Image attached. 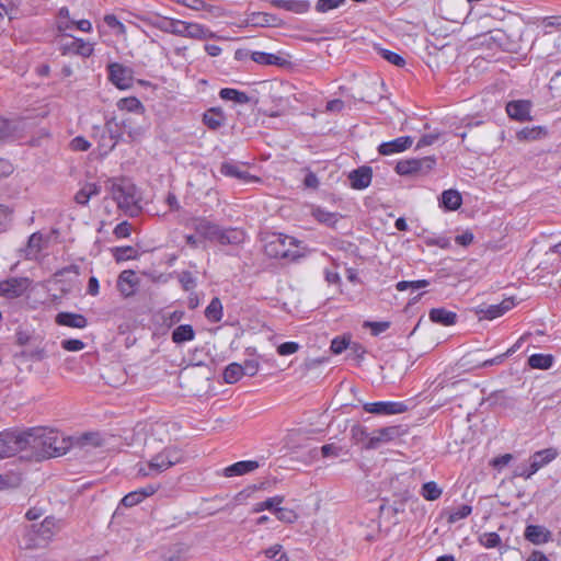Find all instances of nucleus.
Returning <instances> with one entry per match:
<instances>
[{
  "instance_id": "6e6d98bb",
  "label": "nucleus",
  "mask_w": 561,
  "mask_h": 561,
  "mask_svg": "<svg viewBox=\"0 0 561 561\" xmlns=\"http://www.w3.org/2000/svg\"><path fill=\"white\" fill-rule=\"evenodd\" d=\"M274 515L278 520L285 523H294L297 519V515L293 510L280 507L279 505L275 507Z\"/></svg>"
},
{
  "instance_id": "680f3d73",
  "label": "nucleus",
  "mask_w": 561,
  "mask_h": 561,
  "mask_svg": "<svg viewBox=\"0 0 561 561\" xmlns=\"http://www.w3.org/2000/svg\"><path fill=\"white\" fill-rule=\"evenodd\" d=\"M241 368L244 371V376L253 377L260 370V363L254 358L245 359L243 364H241Z\"/></svg>"
},
{
  "instance_id": "5701e85b",
  "label": "nucleus",
  "mask_w": 561,
  "mask_h": 561,
  "mask_svg": "<svg viewBox=\"0 0 561 561\" xmlns=\"http://www.w3.org/2000/svg\"><path fill=\"white\" fill-rule=\"evenodd\" d=\"M94 46L92 43L85 42L82 38L73 37V39L62 46V54L72 53L75 55L88 58L92 56Z\"/></svg>"
},
{
  "instance_id": "c85d7f7f",
  "label": "nucleus",
  "mask_w": 561,
  "mask_h": 561,
  "mask_svg": "<svg viewBox=\"0 0 561 561\" xmlns=\"http://www.w3.org/2000/svg\"><path fill=\"white\" fill-rule=\"evenodd\" d=\"M558 456V451L556 448H546L534 453L529 457V462L531 463V468L534 470H540L546 467L550 462H552Z\"/></svg>"
},
{
  "instance_id": "cd10ccee",
  "label": "nucleus",
  "mask_w": 561,
  "mask_h": 561,
  "mask_svg": "<svg viewBox=\"0 0 561 561\" xmlns=\"http://www.w3.org/2000/svg\"><path fill=\"white\" fill-rule=\"evenodd\" d=\"M20 125L21 123L16 119L0 117V142L14 140L22 130Z\"/></svg>"
},
{
  "instance_id": "6ab92c4d",
  "label": "nucleus",
  "mask_w": 561,
  "mask_h": 561,
  "mask_svg": "<svg viewBox=\"0 0 561 561\" xmlns=\"http://www.w3.org/2000/svg\"><path fill=\"white\" fill-rule=\"evenodd\" d=\"M524 537L533 545H543L552 539L551 531L541 525H527L524 531Z\"/></svg>"
},
{
  "instance_id": "f3484780",
  "label": "nucleus",
  "mask_w": 561,
  "mask_h": 561,
  "mask_svg": "<svg viewBox=\"0 0 561 561\" xmlns=\"http://www.w3.org/2000/svg\"><path fill=\"white\" fill-rule=\"evenodd\" d=\"M371 179L373 170L367 165L359 167L348 174L351 187L358 191L367 188L371 183Z\"/></svg>"
},
{
  "instance_id": "e433bc0d",
  "label": "nucleus",
  "mask_w": 561,
  "mask_h": 561,
  "mask_svg": "<svg viewBox=\"0 0 561 561\" xmlns=\"http://www.w3.org/2000/svg\"><path fill=\"white\" fill-rule=\"evenodd\" d=\"M536 25L545 34H551L553 32L561 33V15L543 16L537 20Z\"/></svg>"
},
{
  "instance_id": "4be33fe9",
  "label": "nucleus",
  "mask_w": 561,
  "mask_h": 561,
  "mask_svg": "<svg viewBox=\"0 0 561 561\" xmlns=\"http://www.w3.org/2000/svg\"><path fill=\"white\" fill-rule=\"evenodd\" d=\"M270 3L275 8L283 9L295 14H306L311 9L309 0H270Z\"/></svg>"
},
{
  "instance_id": "a18cd8bd",
  "label": "nucleus",
  "mask_w": 561,
  "mask_h": 561,
  "mask_svg": "<svg viewBox=\"0 0 561 561\" xmlns=\"http://www.w3.org/2000/svg\"><path fill=\"white\" fill-rule=\"evenodd\" d=\"M72 27H76L77 30L84 33H91L93 30L92 23L87 19L78 21H60L58 24V28L60 31L71 30Z\"/></svg>"
},
{
  "instance_id": "c9c22d12",
  "label": "nucleus",
  "mask_w": 561,
  "mask_h": 561,
  "mask_svg": "<svg viewBox=\"0 0 561 561\" xmlns=\"http://www.w3.org/2000/svg\"><path fill=\"white\" fill-rule=\"evenodd\" d=\"M218 94L221 100L231 101L236 104H248L250 102V96L245 92L233 88H222Z\"/></svg>"
},
{
  "instance_id": "0eeeda50",
  "label": "nucleus",
  "mask_w": 561,
  "mask_h": 561,
  "mask_svg": "<svg viewBox=\"0 0 561 561\" xmlns=\"http://www.w3.org/2000/svg\"><path fill=\"white\" fill-rule=\"evenodd\" d=\"M28 444L25 433L4 431L0 433V458L14 456Z\"/></svg>"
},
{
  "instance_id": "a211bd4d",
  "label": "nucleus",
  "mask_w": 561,
  "mask_h": 561,
  "mask_svg": "<svg viewBox=\"0 0 561 561\" xmlns=\"http://www.w3.org/2000/svg\"><path fill=\"white\" fill-rule=\"evenodd\" d=\"M245 22L256 27H278L283 23L277 15L267 12H252L248 14Z\"/></svg>"
},
{
  "instance_id": "7c9ffc66",
  "label": "nucleus",
  "mask_w": 561,
  "mask_h": 561,
  "mask_svg": "<svg viewBox=\"0 0 561 561\" xmlns=\"http://www.w3.org/2000/svg\"><path fill=\"white\" fill-rule=\"evenodd\" d=\"M226 122V114L220 107H210L203 114V123L210 129H219Z\"/></svg>"
},
{
  "instance_id": "f03ea898",
  "label": "nucleus",
  "mask_w": 561,
  "mask_h": 561,
  "mask_svg": "<svg viewBox=\"0 0 561 561\" xmlns=\"http://www.w3.org/2000/svg\"><path fill=\"white\" fill-rule=\"evenodd\" d=\"M184 459V453L182 449L175 446L165 447L162 451L154 455L147 463V466L140 463L138 467V474L141 477H148L154 473H160L172 466L182 462Z\"/></svg>"
},
{
  "instance_id": "a19ab883",
  "label": "nucleus",
  "mask_w": 561,
  "mask_h": 561,
  "mask_svg": "<svg viewBox=\"0 0 561 561\" xmlns=\"http://www.w3.org/2000/svg\"><path fill=\"white\" fill-rule=\"evenodd\" d=\"M251 59L259 64L264 66H282L283 65V58L278 55L272 54V53H265V51H252Z\"/></svg>"
},
{
  "instance_id": "58836bf2",
  "label": "nucleus",
  "mask_w": 561,
  "mask_h": 561,
  "mask_svg": "<svg viewBox=\"0 0 561 561\" xmlns=\"http://www.w3.org/2000/svg\"><path fill=\"white\" fill-rule=\"evenodd\" d=\"M100 193V186L96 183H87L75 195L77 204L85 206L92 196Z\"/></svg>"
},
{
  "instance_id": "473e14b6",
  "label": "nucleus",
  "mask_w": 561,
  "mask_h": 561,
  "mask_svg": "<svg viewBox=\"0 0 561 561\" xmlns=\"http://www.w3.org/2000/svg\"><path fill=\"white\" fill-rule=\"evenodd\" d=\"M556 363L552 354L535 353L528 357L527 364L531 369L548 370Z\"/></svg>"
},
{
  "instance_id": "f8f14e48",
  "label": "nucleus",
  "mask_w": 561,
  "mask_h": 561,
  "mask_svg": "<svg viewBox=\"0 0 561 561\" xmlns=\"http://www.w3.org/2000/svg\"><path fill=\"white\" fill-rule=\"evenodd\" d=\"M136 18L140 21L146 22L147 24L158 28L159 31L163 33L173 34L176 36H181L182 27H183V20H178L174 18H168V16H158L154 19L147 18L144 15H136Z\"/></svg>"
},
{
  "instance_id": "1a4fd4ad",
  "label": "nucleus",
  "mask_w": 561,
  "mask_h": 561,
  "mask_svg": "<svg viewBox=\"0 0 561 561\" xmlns=\"http://www.w3.org/2000/svg\"><path fill=\"white\" fill-rule=\"evenodd\" d=\"M108 80L119 90H128L133 87L134 71L131 68L119 62L107 65Z\"/></svg>"
},
{
  "instance_id": "393cba45",
  "label": "nucleus",
  "mask_w": 561,
  "mask_h": 561,
  "mask_svg": "<svg viewBox=\"0 0 561 561\" xmlns=\"http://www.w3.org/2000/svg\"><path fill=\"white\" fill-rule=\"evenodd\" d=\"M55 321L58 325L75 329H84L88 325V320L83 314L67 311L57 313Z\"/></svg>"
},
{
  "instance_id": "864d4df0",
  "label": "nucleus",
  "mask_w": 561,
  "mask_h": 561,
  "mask_svg": "<svg viewBox=\"0 0 561 561\" xmlns=\"http://www.w3.org/2000/svg\"><path fill=\"white\" fill-rule=\"evenodd\" d=\"M267 559H275V561H289L286 552L283 551V546L275 543L263 551Z\"/></svg>"
},
{
  "instance_id": "20e7f679",
  "label": "nucleus",
  "mask_w": 561,
  "mask_h": 561,
  "mask_svg": "<svg viewBox=\"0 0 561 561\" xmlns=\"http://www.w3.org/2000/svg\"><path fill=\"white\" fill-rule=\"evenodd\" d=\"M403 434L401 426L392 425L381 427L373 434H369L365 427L360 428V436L366 438V449H377L381 444L396 440Z\"/></svg>"
},
{
  "instance_id": "de8ad7c7",
  "label": "nucleus",
  "mask_w": 561,
  "mask_h": 561,
  "mask_svg": "<svg viewBox=\"0 0 561 561\" xmlns=\"http://www.w3.org/2000/svg\"><path fill=\"white\" fill-rule=\"evenodd\" d=\"M116 105H117L118 110L127 111L130 113H137V112L144 111V106H142L141 102L136 96L123 98V99L118 100Z\"/></svg>"
},
{
  "instance_id": "0e129e2a",
  "label": "nucleus",
  "mask_w": 561,
  "mask_h": 561,
  "mask_svg": "<svg viewBox=\"0 0 561 561\" xmlns=\"http://www.w3.org/2000/svg\"><path fill=\"white\" fill-rule=\"evenodd\" d=\"M179 282L181 283L184 290L188 291L195 288L196 279L191 272H182L179 276Z\"/></svg>"
},
{
  "instance_id": "7ed1b4c3",
  "label": "nucleus",
  "mask_w": 561,
  "mask_h": 561,
  "mask_svg": "<svg viewBox=\"0 0 561 561\" xmlns=\"http://www.w3.org/2000/svg\"><path fill=\"white\" fill-rule=\"evenodd\" d=\"M56 529V519L51 516L46 517L39 525H33L24 537L23 543L26 549L46 547L53 539Z\"/></svg>"
},
{
  "instance_id": "ddd939ff",
  "label": "nucleus",
  "mask_w": 561,
  "mask_h": 561,
  "mask_svg": "<svg viewBox=\"0 0 561 561\" xmlns=\"http://www.w3.org/2000/svg\"><path fill=\"white\" fill-rule=\"evenodd\" d=\"M514 307L515 300L511 297L502 300L500 304L479 307L477 313L480 320H494L499 317H502Z\"/></svg>"
},
{
  "instance_id": "dca6fc26",
  "label": "nucleus",
  "mask_w": 561,
  "mask_h": 561,
  "mask_svg": "<svg viewBox=\"0 0 561 561\" xmlns=\"http://www.w3.org/2000/svg\"><path fill=\"white\" fill-rule=\"evenodd\" d=\"M220 173L227 178H234L243 183L256 182L259 179L250 174L245 169L232 160L224 161L220 165Z\"/></svg>"
},
{
  "instance_id": "49530a36",
  "label": "nucleus",
  "mask_w": 561,
  "mask_h": 561,
  "mask_svg": "<svg viewBox=\"0 0 561 561\" xmlns=\"http://www.w3.org/2000/svg\"><path fill=\"white\" fill-rule=\"evenodd\" d=\"M103 20L106 26L110 27L116 36L126 37V26L115 14H105Z\"/></svg>"
},
{
  "instance_id": "774afa93",
  "label": "nucleus",
  "mask_w": 561,
  "mask_h": 561,
  "mask_svg": "<svg viewBox=\"0 0 561 561\" xmlns=\"http://www.w3.org/2000/svg\"><path fill=\"white\" fill-rule=\"evenodd\" d=\"M70 148L73 151H87L91 147V144L82 136H77L70 141Z\"/></svg>"
},
{
  "instance_id": "ea45409f",
  "label": "nucleus",
  "mask_w": 561,
  "mask_h": 561,
  "mask_svg": "<svg viewBox=\"0 0 561 561\" xmlns=\"http://www.w3.org/2000/svg\"><path fill=\"white\" fill-rule=\"evenodd\" d=\"M195 331L191 324H181L172 331V341L175 344H182L193 341Z\"/></svg>"
},
{
  "instance_id": "2f4dec72",
  "label": "nucleus",
  "mask_w": 561,
  "mask_h": 561,
  "mask_svg": "<svg viewBox=\"0 0 561 561\" xmlns=\"http://www.w3.org/2000/svg\"><path fill=\"white\" fill-rule=\"evenodd\" d=\"M43 247V234L41 232H34L28 237L27 243L22 249L23 255L27 260H36L42 251Z\"/></svg>"
},
{
  "instance_id": "39448f33",
  "label": "nucleus",
  "mask_w": 561,
  "mask_h": 561,
  "mask_svg": "<svg viewBox=\"0 0 561 561\" xmlns=\"http://www.w3.org/2000/svg\"><path fill=\"white\" fill-rule=\"evenodd\" d=\"M436 159L434 157L412 158L401 160L394 170L399 175L425 174L434 169Z\"/></svg>"
},
{
  "instance_id": "37998d69",
  "label": "nucleus",
  "mask_w": 561,
  "mask_h": 561,
  "mask_svg": "<svg viewBox=\"0 0 561 561\" xmlns=\"http://www.w3.org/2000/svg\"><path fill=\"white\" fill-rule=\"evenodd\" d=\"M471 513L472 506L469 504H462L446 512L447 522L449 524H456L457 522L467 518Z\"/></svg>"
},
{
  "instance_id": "69168bd1",
  "label": "nucleus",
  "mask_w": 561,
  "mask_h": 561,
  "mask_svg": "<svg viewBox=\"0 0 561 561\" xmlns=\"http://www.w3.org/2000/svg\"><path fill=\"white\" fill-rule=\"evenodd\" d=\"M144 499L141 497V494H139L138 490L131 491L127 493L122 500L121 503L125 507H131L139 503H141Z\"/></svg>"
},
{
  "instance_id": "4468645a",
  "label": "nucleus",
  "mask_w": 561,
  "mask_h": 561,
  "mask_svg": "<svg viewBox=\"0 0 561 561\" xmlns=\"http://www.w3.org/2000/svg\"><path fill=\"white\" fill-rule=\"evenodd\" d=\"M533 103L528 100H513L506 104V113L510 118L517 122H527L531 119Z\"/></svg>"
},
{
  "instance_id": "412c9836",
  "label": "nucleus",
  "mask_w": 561,
  "mask_h": 561,
  "mask_svg": "<svg viewBox=\"0 0 561 561\" xmlns=\"http://www.w3.org/2000/svg\"><path fill=\"white\" fill-rule=\"evenodd\" d=\"M245 233L239 228L219 227L216 242L221 245H238L244 241Z\"/></svg>"
},
{
  "instance_id": "a878e982",
  "label": "nucleus",
  "mask_w": 561,
  "mask_h": 561,
  "mask_svg": "<svg viewBox=\"0 0 561 561\" xmlns=\"http://www.w3.org/2000/svg\"><path fill=\"white\" fill-rule=\"evenodd\" d=\"M259 467L260 463L256 460H241L226 467L224 469V476L228 478L239 477L250 473L256 470Z\"/></svg>"
},
{
  "instance_id": "4d7b16f0",
  "label": "nucleus",
  "mask_w": 561,
  "mask_h": 561,
  "mask_svg": "<svg viewBox=\"0 0 561 561\" xmlns=\"http://www.w3.org/2000/svg\"><path fill=\"white\" fill-rule=\"evenodd\" d=\"M350 346V339L346 336H336L332 340L330 350L333 354H342Z\"/></svg>"
},
{
  "instance_id": "9d476101",
  "label": "nucleus",
  "mask_w": 561,
  "mask_h": 561,
  "mask_svg": "<svg viewBox=\"0 0 561 561\" xmlns=\"http://www.w3.org/2000/svg\"><path fill=\"white\" fill-rule=\"evenodd\" d=\"M363 409L376 415H396L407 412L409 407L403 401H376L364 403Z\"/></svg>"
},
{
  "instance_id": "72a5a7b5",
  "label": "nucleus",
  "mask_w": 561,
  "mask_h": 561,
  "mask_svg": "<svg viewBox=\"0 0 561 561\" xmlns=\"http://www.w3.org/2000/svg\"><path fill=\"white\" fill-rule=\"evenodd\" d=\"M219 227L209 220L201 219L195 224V231L201 238L216 242Z\"/></svg>"
},
{
  "instance_id": "c756f323",
  "label": "nucleus",
  "mask_w": 561,
  "mask_h": 561,
  "mask_svg": "<svg viewBox=\"0 0 561 561\" xmlns=\"http://www.w3.org/2000/svg\"><path fill=\"white\" fill-rule=\"evenodd\" d=\"M462 204V196L456 190H445L439 198V207L445 211H455L460 208Z\"/></svg>"
},
{
  "instance_id": "8fccbe9b",
  "label": "nucleus",
  "mask_w": 561,
  "mask_h": 561,
  "mask_svg": "<svg viewBox=\"0 0 561 561\" xmlns=\"http://www.w3.org/2000/svg\"><path fill=\"white\" fill-rule=\"evenodd\" d=\"M283 502H284V496L275 495V496L266 499L265 501L256 503L253 507V511L255 513H260V512L267 510V511H271L272 513H274L275 507L280 505Z\"/></svg>"
},
{
  "instance_id": "79ce46f5",
  "label": "nucleus",
  "mask_w": 561,
  "mask_h": 561,
  "mask_svg": "<svg viewBox=\"0 0 561 561\" xmlns=\"http://www.w3.org/2000/svg\"><path fill=\"white\" fill-rule=\"evenodd\" d=\"M244 376V371L239 363H230L224 370V381L229 385H233L241 380Z\"/></svg>"
},
{
  "instance_id": "2eb2a0df",
  "label": "nucleus",
  "mask_w": 561,
  "mask_h": 561,
  "mask_svg": "<svg viewBox=\"0 0 561 561\" xmlns=\"http://www.w3.org/2000/svg\"><path fill=\"white\" fill-rule=\"evenodd\" d=\"M413 144L411 136H401L390 141L381 142L377 150L381 156H391L408 150Z\"/></svg>"
},
{
  "instance_id": "13d9d810",
  "label": "nucleus",
  "mask_w": 561,
  "mask_h": 561,
  "mask_svg": "<svg viewBox=\"0 0 561 561\" xmlns=\"http://www.w3.org/2000/svg\"><path fill=\"white\" fill-rule=\"evenodd\" d=\"M480 543L485 548H496L501 543V537L497 533H485L480 537Z\"/></svg>"
},
{
  "instance_id": "bf43d9fd",
  "label": "nucleus",
  "mask_w": 561,
  "mask_h": 561,
  "mask_svg": "<svg viewBox=\"0 0 561 561\" xmlns=\"http://www.w3.org/2000/svg\"><path fill=\"white\" fill-rule=\"evenodd\" d=\"M365 327L370 329V333L374 336H378L379 334L386 332L390 328V322H388V321H367V322H365Z\"/></svg>"
},
{
  "instance_id": "4c0bfd02",
  "label": "nucleus",
  "mask_w": 561,
  "mask_h": 561,
  "mask_svg": "<svg viewBox=\"0 0 561 561\" xmlns=\"http://www.w3.org/2000/svg\"><path fill=\"white\" fill-rule=\"evenodd\" d=\"M205 318L211 323L221 321L224 317V307L218 297H214L204 311Z\"/></svg>"
},
{
  "instance_id": "e2e57ef3",
  "label": "nucleus",
  "mask_w": 561,
  "mask_h": 561,
  "mask_svg": "<svg viewBox=\"0 0 561 561\" xmlns=\"http://www.w3.org/2000/svg\"><path fill=\"white\" fill-rule=\"evenodd\" d=\"M85 346L84 342L79 339H67L61 341V347L67 352H79Z\"/></svg>"
},
{
  "instance_id": "aec40b11",
  "label": "nucleus",
  "mask_w": 561,
  "mask_h": 561,
  "mask_svg": "<svg viewBox=\"0 0 561 561\" xmlns=\"http://www.w3.org/2000/svg\"><path fill=\"white\" fill-rule=\"evenodd\" d=\"M181 36L192 39H207L213 38L215 34L203 24L184 21Z\"/></svg>"
},
{
  "instance_id": "423d86ee",
  "label": "nucleus",
  "mask_w": 561,
  "mask_h": 561,
  "mask_svg": "<svg viewBox=\"0 0 561 561\" xmlns=\"http://www.w3.org/2000/svg\"><path fill=\"white\" fill-rule=\"evenodd\" d=\"M112 197L118 208L129 211L137 205L136 187L130 182L121 181L112 185Z\"/></svg>"
},
{
  "instance_id": "6e6552de",
  "label": "nucleus",
  "mask_w": 561,
  "mask_h": 561,
  "mask_svg": "<svg viewBox=\"0 0 561 561\" xmlns=\"http://www.w3.org/2000/svg\"><path fill=\"white\" fill-rule=\"evenodd\" d=\"M42 439L44 451L49 457H58L65 455L71 445L69 437H65L53 430L44 433Z\"/></svg>"
},
{
  "instance_id": "bb28decb",
  "label": "nucleus",
  "mask_w": 561,
  "mask_h": 561,
  "mask_svg": "<svg viewBox=\"0 0 561 561\" xmlns=\"http://www.w3.org/2000/svg\"><path fill=\"white\" fill-rule=\"evenodd\" d=\"M428 318L432 322L436 324L450 327L456 324L458 316L456 312L440 307L432 308L428 312Z\"/></svg>"
},
{
  "instance_id": "5fc2aeb1",
  "label": "nucleus",
  "mask_w": 561,
  "mask_h": 561,
  "mask_svg": "<svg viewBox=\"0 0 561 561\" xmlns=\"http://www.w3.org/2000/svg\"><path fill=\"white\" fill-rule=\"evenodd\" d=\"M379 55L393 66L403 67L405 65V59L396 51L386 48H379Z\"/></svg>"
},
{
  "instance_id": "3c124183",
  "label": "nucleus",
  "mask_w": 561,
  "mask_h": 561,
  "mask_svg": "<svg viewBox=\"0 0 561 561\" xmlns=\"http://www.w3.org/2000/svg\"><path fill=\"white\" fill-rule=\"evenodd\" d=\"M114 259L117 262H123L136 257V250L133 247H115L112 249Z\"/></svg>"
},
{
  "instance_id": "f704fd0d",
  "label": "nucleus",
  "mask_w": 561,
  "mask_h": 561,
  "mask_svg": "<svg viewBox=\"0 0 561 561\" xmlns=\"http://www.w3.org/2000/svg\"><path fill=\"white\" fill-rule=\"evenodd\" d=\"M313 218L328 227H334L337 221L342 218L339 213L329 211L327 208L316 206L311 210Z\"/></svg>"
},
{
  "instance_id": "052dcab7",
  "label": "nucleus",
  "mask_w": 561,
  "mask_h": 561,
  "mask_svg": "<svg viewBox=\"0 0 561 561\" xmlns=\"http://www.w3.org/2000/svg\"><path fill=\"white\" fill-rule=\"evenodd\" d=\"M300 345L297 342L288 341L277 346V353L280 356H288L295 354L299 350Z\"/></svg>"
},
{
  "instance_id": "b1692460",
  "label": "nucleus",
  "mask_w": 561,
  "mask_h": 561,
  "mask_svg": "<svg viewBox=\"0 0 561 561\" xmlns=\"http://www.w3.org/2000/svg\"><path fill=\"white\" fill-rule=\"evenodd\" d=\"M137 286V278L134 271H123L117 279V289L124 297H130L135 294Z\"/></svg>"
},
{
  "instance_id": "c03bdc74",
  "label": "nucleus",
  "mask_w": 561,
  "mask_h": 561,
  "mask_svg": "<svg viewBox=\"0 0 561 561\" xmlns=\"http://www.w3.org/2000/svg\"><path fill=\"white\" fill-rule=\"evenodd\" d=\"M443 493L442 488L435 482V481H427L423 483L420 494L426 500V501H436L440 497Z\"/></svg>"
},
{
  "instance_id": "09e8293b",
  "label": "nucleus",
  "mask_w": 561,
  "mask_h": 561,
  "mask_svg": "<svg viewBox=\"0 0 561 561\" xmlns=\"http://www.w3.org/2000/svg\"><path fill=\"white\" fill-rule=\"evenodd\" d=\"M546 129L541 126L525 127L517 133L519 140H535L546 135Z\"/></svg>"
},
{
  "instance_id": "603ef678",
  "label": "nucleus",
  "mask_w": 561,
  "mask_h": 561,
  "mask_svg": "<svg viewBox=\"0 0 561 561\" xmlns=\"http://www.w3.org/2000/svg\"><path fill=\"white\" fill-rule=\"evenodd\" d=\"M346 0H317L314 9L318 13L324 14L342 7Z\"/></svg>"
},
{
  "instance_id": "f257e3e1",
  "label": "nucleus",
  "mask_w": 561,
  "mask_h": 561,
  "mask_svg": "<svg viewBox=\"0 0 561 561\" xmlns=\"http://www.w3.org/2000/svg\"><path fill=\"white\" fill-rule=\"evenodd\" d=\"M299 241L284 233H271L265 238L264 253L272 259L294 261L300 257Z\"/></svg>"
},
{
  "instance_id": "338daca9",
  "label": "nucleus",
  "mask_w": 561,
  "mask_h": 561,
  "mask_svg": "<svg viewBox=\"0 0 561 561\" xmlns=\"http://www.w3.org/2000/svg\"><path fill=\"white\" fill-rule=\"evenodd\" d=\"M130 232H131V227H130V224L127 221H122V222L117 224L113 230V233L117 239L128 238L130 236Z\"/></svg>"
},
{
  "instance_id": "9b49d317",
  "label": "nucleus",
  "mask_w": 561,
  "mask_h": 561,
  "mask_svg": "<svg viewBox=\"0 0 561 561\" xmlns=\"http://www.w3.org/2000/svg\"><path fill=\"white\" fill-rule=\"evenodd\" d=\"M31 286L28 277H10L0 282V297L14 299L23 296Z\"/></svg>"
}]
</instances>
